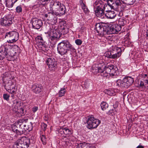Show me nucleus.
<instances>
[{"label": "nucleus", "instance_id": "obj_6", "mask_svg": "<svg viewBox=\"0 0 148 148\" xmlns=\"http://www.w3.org/2000/svg\"><path fill=\"white\" fill-rule=\"evenodd\" d=\"M19 34L18 32L14 31L7 32L5 38L7 39V42L10 43L16 42L19 39Z\"/></svg>", "mask_w": 148, "mask_h": 148}, {"label": "nucleus", "instance_id": "obj_2", "mask_svg": "<svg viewBox=\"0 0 148 148\" xmlns=\"http://www.w3.org/2000/svg\"><path fill=\"white\" fill-rule=\"evenodd\" d=\"M33 138V137L28 138L26 137H22L14 143L13 148H28L30 144L35 143Z\"/></svg>", "mask_w": 148, "mask_h": 148}, {"label": "nucleus", "instance_id": "obj_23", "mask_svg": "<svg viewBox=\"0 0 148 148\" xmlns=\"http://www.w3.org/2000/svg\"><path fill=\"white\" fill-rule=\"evenodd\" d=\"M92 68V72L94 74H97L98 73H101L103 71V69L101 67L99 66L97 64L93 65Z\"/></svg>", "mask_w": 148, "mask_h": 148}, {"label": "nucleus", "instance_id": "obj_18", "mask_svg": "<svg viewBox=\"0 0 148 148\" xmlns=\"http://www.w3.org/2000/svg\"><path fill=\"white\" fill-rule=\"evenodd\" d=\"M32 88L34 92L38 93L42 91V87L41 85L36 84L32 85Z\"/></svg>", "mask_w": 148, "mask_h": 148}, {"label": "nucleus", "instance_id": "obj_38", "mask_svg": "<svg viewBox=\"0 0 148 148\" xmlns=\"http://www.w3.org/2000/svg\"><path fill=\"white\" fill-rule=\"evenodd\" d=\"M64 134L65 135L71 134H72L71 130L69 129L67 127H64Z\"/></svg>", "mask_w": 148, "mask_h": 148}, {"label": "nucleus", "instance_id": "obj_28", "mask_svg": "<svg viewBox=\"0 0 148 148\" xmlns=\"http://www.w3.org/2000/svg\"><path fill=\"white\" fill-rule=\"evenodd\" d=\"M45 16L46 18H48L47 19L50 21L51 20L55 17H57L55 15L53 14V12H48L47 14H45Z\"/></svg>", "mask_w": 148, "mask_h": 148}, {"label": "nucleus", "instance_id": "obj_60", "mask_svg": "<svg viewBox=\"0 0 148 148\" xmlns=\"http://www.w3.org/2000/svg\"><path fill=\"white\" fill-rule=\"evenodd\" d=\"M49 0H40V1H42V2H44L45 1H48Z\"/></svg>", "mask_w": 148, "mask_h": 148}, {"label": "nucleus", "instance_id": "obj_31", "mask_svg": "<svg viewBox=\"0 0 148 148\" xmlns=\"http://www.w3.org/2000/svg\"><path fill=\"white\" fill-rule=\"evenodd\" d=\"M17 88H16L15 85L12 86L10 88L6 90L10 93H16L17 92Z\"/></svg>", "mask_w": 148, "mask_h": 148}, {"label": "nucleus", "instance_id": "obj_21", "mask_svg": "<svg viewBox=\"0 0 148 148\" xmlns=\"http://www.w3.org/2000/svg\"><path fill=\"white\" fill-rule=\"evenodd\" d=\"M94 10L95 14L97 17L101 18H104L105 14L103 9H94Z\"/></svg>", "mask_w": 148, "mask_h": 148}, {"label": "nucleus", "instance_id": "obj_56", "mask_svg": "<svg viewBox=\"0 0 148 148\" xmlns=\"http://www.w3.org/2000/svg\"><path fill=\"white\" fill-rule=\"evenodd\" d=\"M115 3L116 4L117 7H118L119 6L121 2L119 1L118 2H115Z\"/></svg>", "mask_w": 148, "mask_h": 148}, {"label": "nucleus", "instance_id": "obj_25", "mask_svg": "<svg viewBox=\"0 0 148 148\" xmlns=\"http://www.w3.org/2000/svg\"><path fill=\"white\" fill-rule=\"evenodd\" d=\"M105 16L108 19H113L115 18L116 14L114 11H110L106 12L105 14Z\"/></svg>", "mask_w": 148, "mask_h": 148}, {"label": "nucleus", "instance_id": "obj_14", "mask_svg": "<svg viewBox=\"0 0 148 148\" xmlns=\"http://www.w3.org/2000/svg\"><path fill=\"white\" fill-rule=\"evenodd\" d=\"M27 121V119L19 120L17 122L12 125V131L15 132L16 131H17L18 127L21 129L22 127L23 126L22 124L26 123Z\"/></svg>", "mask_w": 148, "mask_h": 148}, {"label": "nucleus", "instance_id": "obj_30", "mask_svg": "<svg viewBox=\"0 0 148 148\" xmlns=\"http://www.w3.org/2000/svg\"><path fill=\"white\" fill-rule=\"evenodd\" d=\"M116 85L118 86L121 87H126L125 83L124 81V79L122 80L118 79L116 81Z\"/></svg>", "mask_w": 148, "mask_h": 148}, {"label": "nucleus", "instance_id": "obj_52", "mask_svg": "<svg viewBox=\"0 0 148 148\" xmlns=\"http://www.w3.org/2000/svg\"><path fill=\"white\" fill-rule=\"evenodd\" d=\"M64 126L62 127H60V129L58 131V132L61 134L62 135L64 134Z\"/></svg>", "mask_w": 148, "mask_h": 148}, {"label": "nucleus", "instance_id": "obj_43", "mask_svg": "<svg viewBox=\"0 0 148 148\" xmlns=\"http://www.w3.org/2000/svg\"><path fill=\"white\" fill-rule=\"evenodd\" d=\"M136 0H124L125 3L127 5H133L135 2Z\"/></svg>", "mask_w": 148, "mask_h": 148}, {"label": "nucleus", "instance_id": "obj_5", "mask_svg": "<svg viewBox=\"0 0 148 148\" xmlns=\"http://www.w3.org/2000/svg\"><path fill=\"white\" fill-rule=\"evenodd\" d=\"M14 77H12L9 72H5L3 74V81L5 82L6 83L4 85L6 90L10 88L12 86H14Z\"/></svg>", "mask_w": 148, "mask_h": 148}, {"label": "nucleus", "instance_id": "obj_16", "mask_svg": "<svg viewBox=\"0 0 148 148\" xmlns=\"http://www.w3.org/2000/svg\"><path fill=\"white\" fill-rule=\"evenodd\" d=\"M32 25L34 28L38 29H40L42 25V21L38 19H33Z\"/></svg>", "mask_w": 148, "mask_h": 148}, {"label": "nucleus", "instance_id": "obj_10", "mask_svg": "<svg viewBox=\"0 0 148 148\" xmlns=\"http://www.w3.org/2000/svg\"><path fill=\"white\" fill-rule=\"evenodd\" d=\"M11 56L12 55L9 52V50L5 45H2L0 47V60H2L6 56Z\"/></svg>", "mask_w": 148, "mask_h": 148}, {"label": "nucleus", "instance_id": "obj_15", "mask_svg": "<svg viewBox=\"0 0 148 148\" xmlns=\"http://www.w3.org/2000/svg\"><path fill=\"white\" fill-rule=\"evenodd\" d=\"M62 4L56 0H52L50 5V10H53L56 11H58V10Z\"/></svg>", "mask_w": 148, "mask_h": 148}, {"label": "nucleus", "instance_id": "obj_50", "mask_svg": "<svg viewBox=\"0 0 148 148\" xmlns=\"http://www.w3.org/2000/svg\"><path fill=\"white\" fill-rule=\"evenodd\" d=\"M41 125L42 129L44 131H45L47 129V125L44 123H42Z\"/></svg>", "mask_w": 148, "mask_h": 148}, {"label": "nucleus", "instance_id": "obj_9", "mask_svg": "<svg viewBox=\"0 0 148 148\" xmlns=\"http://www.w3.org/2000/svg\"><path fill=\"white\" fill-rule=\"evenodd\" d=\"M106 70L110 72L111 76L113 77H116L119 74L118 68L115 66L112 65H106Z\"/></svg>", "mask_w": 148, "mask_h": 148}, {"label": "nucleus", "instance_id": "obj_13", "mask_svg": "<svg viewBox=\"0 0 148 148\" xmlns=\"http://www.w3.org/2000/svg\"><path fill=\"white\" fill-rule=\"evenodd\" d=\"M46 62L50 70L54 71L56 68L57 63L54 58H48Z\"/></svg>", "mask_w": 148, "mask_h": 148}, {"label": "nucleus", "instance_id": "obj_41", "mask_svg": "<svg viewBox=\"0 0 148 148\" xmlns=\"http://www.w3.org/2000/svg\"><path fill=\"white\" fill-rule=\"evenodd\" d=\"M23 6L20 5L18 6L16 8V12L18 13H21L22 12Z\"/></svg>", "mask_w": 148, "mask_h": 148}, {"label": "nucleus", "instance_id": "obj_3", "mask_svg": "<svg viewBox=\"0 0 148 148\" xmlns=\"http://www.w3.org/2000/svg\"><path fill=\"white\" fill-rule=\"evenodd\" d=\"M95 29L98 33L106 35V34H112L117 33L113 25L110 28L107 27L100 23L96 24Z\"/></svg>", "mask_w": 148, "mask_h": 148}, {"label": "nucleus", "instance_id": "obj_47", "mask_svg": "<svg viewBox=\"0 0 148 148\" xmlns=\"http://www.w3.org/2000/svg\"><path fill=\"white\" fill-rule=\"evenodd\" d=\"M84 84H82L83 87H84L85 88H87L89 87V84L87 81H85V82H83Z\"/></svg>", "mask_w": 148, "mask_h": 148}, {"label": "nucleus", "instance_id": "obj_22", "mask_svg": "<svg viewBox=\"0 0 148 148\" xmlns=\"http://www.w3.org/2000/svg\"><path fill=\"white\" fill-rule=\"evenodd\" d=\"M124 81L125 83L126 87H127L131 85L134 81V79L133 78L130 77H125L124 79Z\"/></svg>", "mask_w": 148, "mask_h": 148}, {"label": "nucleus", "instance_id": "obj_51", "mask_svg": "<svg viewBox=\"0 0 148 148\" xmlns=\"http://www.w3.org/2000/svg\"><path fill=\"white\" fill-rule=\"evenodd\" d=\"M111 3V7H112L113 9H116L118 7H117L116 4L115 3V2H114L113 0H112V2Z\"/></svg>", "mask_w": 148, "mask_h": 148}, {"label": "nucleus", "instance_id": "obj_32", "mask_svg": "<svg viewBox=\"0 0 148 148\" xmlns=\"http://www.w3.org/2000/svg\"><path fill=\"white\" fill-rule=\"evenodd\" d=\"M100 106L103 110H105L108 106V104L106 102L103 101L101 104Z\"/></svg>", "mask_w": 148, "mask_h": 148}, {"label": "nucleus", "instance_id": "obj_46", "mask_svg": "<svg viewBox=\"0 0 148 148\" xmlns=\"http://www.w3.org/2000/svg\"><path fill=\"white\" fill-rule=\"evenodd\" d=\"M49 21L51 22V23L52 25H53L56 24V23L57 22V17L53 18Z\"/></svg>", "mask_w": 148, "mask_h": 148}, {"label": "nucleus", "instance_id": "obj_27", "mask_svg": "<svg viewBox=\"0 0 148 148\" xmlns=\"http://www.w3.org/2000/svg\"><path fill=\"white\" fill-rule=\"evenodd\" d=\"M79 3L82 8L84 10V13H88L89 11L86 4L83 2V1L82 0L80 1L79 2Z\"/></svg>", "mask_w": 148, "mask_h": 148}, {"label": "nucleus", "instance_id": "obj_11", "mask_svg": "<svg viewBox=\"0 0 148 148\" xmlns=\"http://www.w3.org/2000/svg\"><path fill=\"white\" fill-rule=\"evenodd\" d=\"M12 23V18L9 15L5 16L0 19V24L3 27H9Z\"/></svg>", "mask_w": 148, "mask_h": 148}, {"label": "nucleus", "instance_id": "obj_55", "mask_svg": "<svg viewBox=\"0 0 148 148\" xmlns=\"http://www.w3.org/2000/svg\"><path fill=\"white\" fill-rule=\"evenodd\" d=\"M4 7L2 3L1 0H0V10H3Z\"/></svg>", "mask_w": 148, "mask_h": 148}, {"label": "nucleus", "instance_id": "obj_63", "mask_svg": "<svg viewBox=\"0 0 148 148\" xmlns=\"http://www.w3.org/2000/svg\"><path fill=\"white\" fill-rule=\"evenodd\" d=\"M147 37H148V30H147Z\"/></svg>", "mask_w": 148, "mask_h": 148}, {"label": "nucleus", "instance_id": "obj_54", "mask_svg": "<svg viewBox=\"0 0 148 148\" xmlns=\"http://www.w3.org/2000/svg\"><path fill=\"white\" fill-rule=\"evenodd\" d=\"M38 107L37 106H35L32 108V111L34 113L36 112L38 110Z\"/></svg>", "mask_w": 148, "mask_h": 148}, {"label": "nucleus", "instance_id": "obj_57", "mask_svg": "<svg viewBox=\"0 0 148 148\" xmlns=\"http://www.w3.org/2000/svg\"><path fill=\"white\" fill-rule=\"evenodd\" d=\"M137 148H144V147L142 145H139L137 147Z\"/></svg>", "mask_w": 148, "mask_h": 148}, {"label": "nucleus", "instance_id": "obj_26", "mask_svg": "<svg viewBox=\"0 0 148 148\" xmlns=\"http://www.w3.org/2000/svg\"><path fill=\"white\" fill-rule=\"evenodd\" d=\"M100 74L101 75L104 77H106V78H108L110 76H111L110 74V72H108L106 70V66H105L103 70V71Z\"/></svg>", "mask_w": 148, "mask_h": 148}, {"label": "nucleus", "instance_id": "obj_8", "mask_svg": "<svg viewBox=\"0 0 148 148\" xmlns=\"http://www.w3.org/2000/svg\"><path fill=\"white\" fill-rule=\"evenodd\" d=\"M87 128L89 129L97 128L101 123L100 120L95 119L93 116H89L87 121Z\"/></svg>", "mask_w": 148, "mask_h": 148}, {"label": "nucleus", "instance_id": "obj_59", "mask_svg": "<svg viewBox=\"0 0 148 148\" xmlns=\"http://www.w3.org/2000/svg\"><path fill=\"white\" fill-rule=\"evenodd\" d=\"M118 106V105L117 104L114 105L113 107L114 108H116Z\"/></svg>", "mask_w": 148, "mask_h": 148}, {"label": "nucleus", "instance_id": "obj_20", "mask_svg": "<svg viewBox=\"0 0 148 148\" xmlns=\"http://www.w3.org/2000/svg\"><path fill=\"white\" fill-rule=\"evenodd\" d=\"M107 2V3L105 2L103 8L104 11H105L106 12L111 11V9H113L111 7V3H110L112 2V0H108Z\"/></svg>", "mask_w": 148, "mask_h": 148}, {"label": "nucleus", "instance_id": "obj_4", "mask_svg": "<svg viewBox=\"0 0 148 148\" xmlns=\"http://www.w3.org/2000/svg\"><path fill=\"white\" fill-rule=\"evenodd\" d=\"M121 52L120 48L114 46H112V49L110 51L106 52L105 55L109 58L114 59L119 58L121 56Z\"/></svg>", "mask_w": 148, "mask_h": 148}, {"label": "nucleus", "instance_id": "obj_34", "mask_svg": "<svg viewBox=\"0 0 148 148\" xmlns=\"http://www.w3.org/2000/svg\"><path fill=\"white\" fill-rule=\"evenodd\" d=\"M66 91V89L64 88H62L60 89L58 93V95L60 97H62L64 96Z\"/></svg>", "mask_w": 148, "mask_h": 148}, {"label": "nucleus", "instance_id": "obj_42", "mask_svg": "<svg viewBox=\"0 0 148 148\" xmlns=\"http://www.w3.org/2000/svg\"><path fill=\"white\" fill-rule=\"evenodd\" d=\"M36 39L37 41H38V42L41 43V45H43L44 43V42L42 39V38L41 36H37L36 37Z\"/></svg>", "mask_w": 148, "mask_h": 148}, {"label": "nucleus", "instance_id": "obj_64", "mask_svg": "<svg viewBox=\"0 0 148 148\" xmlns=\"http://www.w3.org/2000/svg\"><path fill=\"white\" fill-rule=\"evenodd\" d=\"M2 10H0V15H1V13H2V12H1V11Z\"/></svg>", "mask_w": 148, "mask_h": 148}, {"label": "nucleus", "instance_id": "obj_58", "mask_svg": "<svg viewBox=\"0 0 148 148\" xmlns=\"http://www.w3.org/2000/svg\"><path fill=\"white\" fill-rule=\"evenodd\" d=\"M11 94H12L11 96V97H12L13 98H14V95L16 93H11Z\"/></svg>", "mask_w": 148, "mask_h": 148}, {"label": "nucleus", "instance_id": "obj_49", "mask_svg": "<svg viewBox=\"0 0 148 148\" xmlns=\"http://www.w3.org/2000/svg\"><path fill=\"white\" fill-rule=\"evenodd\" d=\"M75 42L76 44L78 45H81L82 43V41L79 39H77L75 40Z\"/></svg>", "mask_w": 148, "mask_h": 148}, {"label": "nucleus", "instance_id": "obj_39", "mask_svg": "<svg viewBox=\"0 0 148 148\" xmlns=\"http://www.w3.org/2000/svg\"><path fill=\"white\" fill-rule=\"evenodd\" d=\"M40 138L42 144L44 145H46L47 143V138L44 134H42L40 136Z\"/></svg>", "mask_w": 148, "mask_h": 148}, {"label": "nucleus", "instance_id": "obj_33", "mask_svg": "<svg viewBox=\"0 0 148 148\" xmlns=\"http://www.w3.org/2000/svg\"><path fill=\"white\" fill-rule=\"evenodd\" d=\"M106 38L107 41L109 43H111L112 42H113V38L112 37L111 34H106Z\"/></svg>", "mask_w": 148, "mask_h": 148}, {"label": "nucleus", "instance_id": "obj_40", "mask_svg": "<svg viewBox=\"0 0 148 148\" xmlns=\"http://www.w3.org/2000/svg\"><path fill=\"white\" fill-rule=\"evenodd\" d=\"M126 23V21L124 19L122 18H120L118 21V25L121 26V28H122V26H123Z\"/></svg>", "mask_w": 148, "mask_h": 148}, {"label": "nucleus", "instance_id": "obj_7", "mask_svg": "<svg viewBox=\"0 0 148 148\" xmlns=\"http://www.w3.org/2000/svg\"><path fill=\"white\" fill-rule=\"evenodd\" d=\"M46 28L47 31L45 32V33L48 34L49 38L51 40H56L60 38V35L58 33V31L57 30V28L55 30L52 29L49 24L47 25Z\"/></svg>", "mask_w": 148, "mask_h": 148}, {"label": "nucleus", "instance_id": "obj_36", "mask_svg": "<svg viewBox=\"0 0 148 148\" xmlns=\"http://www.w3.org/2000/svg\"><path fill=\"white\" fill-rule=\"evenodd\" d=\"M63 23V25L64 26V27L62 28V32H62V33L63 34H66L67 33L68 31V28L66 27V23L65 22H62L61 23V24Z\"/></svg>", "mask_w": 148, "mask_h": 148}, {"label": "nucleus", "instance_id": "obj_12", "mask_svg": "<svg viewBox=\"0 0 148 148\" xmlns=\"http://www.w3.org/2000/svg\"><path fill=\"white\" fill-rule=\"evenodd\" d=\"M143 79L140 81L139 83V88L144 91L148 88V77L147 74H145L143 75Z\"/></svg>", "mask_w": 148, "mask_h": 148}, {"label": "nucleus", "instance_id": "obj_61", "mask_svg": "<svg viewBox=\"0 0 148 148\" xmlns=\"http://www.w3.org/2000/svg\"><path fill=\"white\" fill-rule=\"evenodd\" d=\"M14 3H15L18 0H11Z\"/></svg>", "mask_w": 148, "mask_h": 148}, {"label": "nucleus", "instance_id": "obj_48", "mask_svg": "<svg viewBox=\"0 0 148 148\" xmlns=\"http://www.w3.org/2000/svg\"><path fill=\"white\" fill-rule=\"evenodd\" d=\"M24 130L23 129H21V130H17V131L15 132V133L18 135H21L23 134L24 133Z\"/></svg>", "mask_w": 148, "mask_h": 148}, {"label": "nucleus", "instance_id": "obj_53", "mask_svg": "<svg viewBox=\"0 0 148 148\" xmlns=\"http://www.w3.org/2000/svg\"><path fill=\"white\" fill-rule=\"evenodd\" d=\"M114 113V110L113 109L110 110L107 112V114L109 115H112Z\"/></svg>", "mask_w": 148, "mask_h": 148}, {"label": "nucleus", "instance_id": "obj_44", "mask_svg": "<svg viewBox=\"0 0 148 148\" xmlns=\"http://www.w3.org/2000/svg\"><path fill=\"white\" fill-rule=\"evenodd\" d=\"M113 25L117 33L121 29V28L120 25H119L118 24H114Z\"/></svg>", "mask_w": 148, "mask_h": 148}, {"label": "nucleus", "instance_id": "obj_24", "mask_svg": "<svg viewBox=\"0 0 148 148\" xmlns=\"http://www.w3.org/2000/svg\"><path fill=\"white\" fill-rule=\"evenodd\" d=\"M75 148H89V145L84 142L76 143L75 144Z\"/></svg>", "mask_w": 148, "mask_h": 148}, {"label": "nucleus", "instance_id": "obj_37", "mask_svg": "<svg viewBox=\"0 0 148 148\" xmlns=\"http://www.w3.org/2000/svg\"><path fill=\"white\" fill-rule=\"evenodd\" d=\"M13 106H14L15 110H18V107H19L20 105L19 102L16 100H15L13 101Z\"/></svg>", "mask_w": 148, "mask_h": 148}, {"label": "nucleus", "instance_id": "obj_1", "mask_svg": "<svg viewBox=\"0 0 148 148\" xmlns=\"http://www.w3.org/2000/svg\"><path fill=\"white\" fill-rule=\"evenodd\" d=\"M69 50L74 51L75 49L68 40H62L58 44V52L61 56L66 55Z\"/></svg>", "mask_w": 148, "mask_h": 148}, {"label": "nucleus", "instance_id": "obj_29", "mask_svg": "<svg viewBox=\"0 0 148 148\" xmlns=\"http://www.w3.org/2000/svg\"><path fill=\"white\" fill-rule=\"evenodd\" d=\"M59 8L58 11L56 12L62 14H64L66 10L64 5L62 3Z\"/></svg>", "mask_w": 148, "mask_h": 148}, {"label": "nucleus", "instance_id": "obj_17", "mask_svg": "<svg viewBox=\"0 0 148 148\" xmlns=\"http://www.w3.org/2000/svg\"><path fill=\"white\" fill-rule=\"evenodd\" d=\"M105 2L102 0H96L93 3L94 9H103Z\"/></svg>", "mask_w": 148, "mask_h": 148}, {"label": "nucleus", "instance_id": "obj_45", "mask_svg": "<svg viewBox=\"0 0 148 148\" xmlns=\"http://www.w3.org/2000/svg\"><path fill=\"white\" fill-rule=\"evenodd\" d=\"M3 98L4 99L7 101H8L9 100V98L10 97V95L7 93H4L3 94Z\"/></svg>", "mask_w": 148, "mask_h": 148}, {"label": "nucleus", "instance_id": "obj_62", "mask_svg": "<svg viewBox=\"0 0 148 148\" xmlns=\"http://www.w3.org/2000/svg\"><path fill=\"white\" fill-rule=\"evenodd\" d=\"M89 148H95L94 147H90V145H89Z\"/></svg>", "mask_w": 148, "mask_h": 148}, {"label": "nucleus", "instance_id": "obj_35", "mask_svg": "<svg viewBox=\"0 0 148 148\" xmlns=\"http://www.w3.org/2000/svg\"><path fill=\"white\" fill-rule=\"evenodd\" d=\"M14 3L11 0H6V5L7 7L11 8L13 7Z\"/></svg>", "mask_w": 148, "mask_h": 148}, {"label": "nucleus", "instance_id": "obj_19", "mask_svg": "<svg viewBox=\"0 0 148 148\" xmlns=\"http://www.w3.org/2000/svg\"><path fill=\"white\" fill-rule=\"evenodd\" d=\"M27 121H28L26 123L22 124L23 126L22 127L21 129H23L24 131L28 130L30 131L32 129V123L31 122L27 123Z\"/></svg>", "mask_w": 148, "mask_h": 148}]
</instances>
